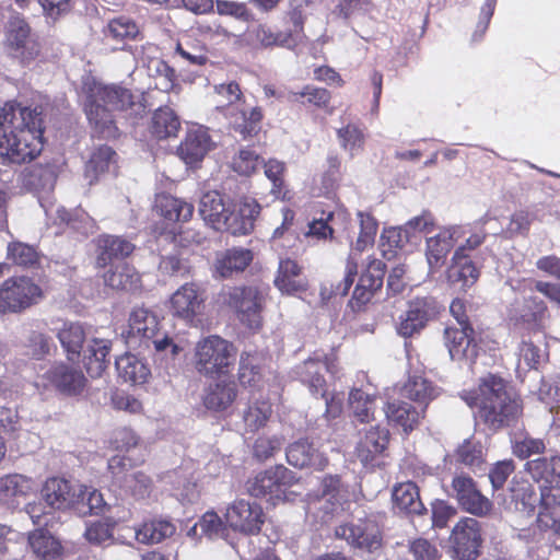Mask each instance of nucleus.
<instances>
[{"instance_id":"1","label":"nucleus","mask_w":560,"mask_h":560,"mask_svg":"<svg viewBox=\"0 0 560 560\" xmlns=\"http://www.w3.org/2000/svg\"><path fill=\"white\" fill-rule=\"evenodd\" d=\"M43 131L42 109L5 103L0 110V155L12 163L31 162L43 150Z\"/></svg>"},{"instance_id":"2","label":"nucleus","mask_w":560,"mask_h":560,"mask_svg":"<svg viewBox=\"0 0 560 560\" xmlns=\"http://www.w3.org/2000/svg\"><path fill=\"white\" fill-rule=\"evenodd\" d=\"M462 398L478 408V418L491 430L510 425L522 413L520 399L508 390L503 378L488 374L476 390L464 392Z\"/></svg>"},{"instance_id":"3","label":"nucleus","mask_w":560,"mask_h":560,"mask_svg":"<svg viewBox=\"0 0 560 560\" xmlns=\"http://www.w3.org/2000/svg\"><path fill=\"white\" fill-rule=\"evenodd\" d=\"M135 105L131 92L120 85H95L85 103V113L89 121L97 132L110 138L116 136V127L112 112L126 110Z\"/></svg>"},{"instance_id":"4","label":"nucleus","mask_w":560,"mask_h":560,"mask_svg":"<svg viewBox=\"0 0 560 560\" xmlns=\"http://www.w3.org/2000/svg\"><path fill=\"white\" fill-rule=\"evenodd\" d=\"M158 316L144 307H135L128 319L127 329L122 332L130 347L143 346L153 349L158 355L165 360H174L179 347L166 334L161 332Z\"/></svg>"},{"instance_id":"5","label":"nucleus","mask_w":560,"mask_h":560,"mask_svg":"<svg viewBox=\"0 0 560 560\" xmlns=\"http://www.w3.org/2000/svg\"><path fill=\"white\" fill-rule=\"evenodd\" d=\"M215 94L219 97L218 107L223 109L230 124L244 138L259 131L262 119L261 109L246 103L237 83L219 84L215 86Z\"/></svg>"},{"instance_id":"6","label":"nucleus","mask_w":560,"mask_h":560,"mask_svg":"<svg viewBox=\"0 0 560 560\" xmlns=\"http://www.w3.org/2000/svg\"><path fill=\"white\" fill-rule=\"evenodd\" d=\"M236 354L237 349L232 342L219 336H209L196 345L195 368L206 377H220L230 373Z\"/></svg>"},{"instance_id":"7","label":"nucleus","mask_w":560,"mask_h":560,"mask_svg":"<svg viewBox=\"0 0 560 560\" xmlns=\"http://www.w3.org/2000/svg\"><path fill=\"white\" fill-rule=\"evenodd\" d=\"M295 476L282 465L270 467L248 480L250 495L278 504L290 499L289 488L295 482Z\"/></svg>"},{"instance_id":"8","label":"nucleus","mask_w":560,"mask_h":560,"mask_svg":"<svg viewBox=\"0 0 560 560\" xmlns=\"http://www.w3.org/2000/svg\"><path fill=\"white\" fill-rule=\"evenodd\" d=\"M44 298L42 288L30 277L19 276L0 285V313L16 314L38 304Z\"/></svg>"},{"instance_id":"9","label":"nucleus","mask_w":560,"mask_h":560,"mask_svg":"<svg viewBox=\"0 0 560 560\" xmlns=\"http://www.w3.org/2000/svg\"><path fill=\"white\" fill-rule=\"evenodd\" d=\"M223 301L237 314L238 319L250 329L261 326V296L253 287L229 288L222 293Z\"/></svg>"},{"instance_id":"10","label":"nucleus","mask_w":560,"mask_h":560,"mask_svg":"<svg viewBox=\"0 0 560 560\" xmlns=\"http://www.w3.org/2000/svg\"><path fill=\"white\" fill-rule=\"evenodd\" d=\"M224 518L231 529L245 535H256L265 523V513L260 504L240 499L228 505Z\"/></svg>"},{"instance_id":"11","label":"nucleus","mask_w":560,"mask_h":560,"mask_svg":"<svg viewBox=\"0 0 560 560\" xmlns=\"http://www.w3.org/2000/svg\"><path fill=\"white\" fill-rule=\"evenodd\" d=\"M4 45L8 51L22 62L34 60L39 54V45L31 32L27 22L12 16L5 26Z\"/></svg>"},{"instance_id":"12","label":"nucleus","mask_w":560,"mask_h":560,"mask_svg":"<svg viewBox=\"0 0 560 560\" xmlns=\"http://www.w3.org/2000/svg\"><path fill=\"white\" fill-rule=\"evenodd\" d=\"M450 495L456 499L464 511L476 516H485L492 509L491 501L480 492L474 479L464 472L453 477Z\"/></svg>"},{"instance_id":"13","label":"nucleus","mask_w":560,"mask_h":560,"mask_svg":"<svg viewBox=\"0 0 560 560\" xmlns=\"http://www.w3.org/2000/svg\"><path fill=\"white\" fill-rule=\"evenodd\" d=\"M86 378L83 373L66 363H56L38 376L36 385L55 388L61 394L75 396L83 392Z\"/></svg>"},{"instance_id":"14","label":"nucleus","mask_w":560,"mask_h":560,"mask_svg":"<svg viewBox=\"0 0 560 560\" xmlns=\"http://www.w3.org/2000/svg\"><path fill=\"white\" fill-rule=\"evenodd\" d=\"M86 487L73 485L67 479L52 477L45 481L42 497L46 504L54 510L75 508L80 510V502L85 494Z\"/></svg>"},{"instance_id":"15","label":"nucleus","mask_w":560,"mask_h":560,"mask_svg":"<svg viewBox=\"0 0 560 560\" xmlns=\"http://www.w3.org/2000/svg\"><path fill=\"white\" fill-rule=\"evenodd\" d=\"M450 542L456 560H475L481 545L479 522L472 517L462 518L453 528Z\"/></svg>"},{"instance_id":"16","label":"nucleus","mask_w":560,"mask_h":560,"mask_svg":"<svg viewBox=\"0 0 560 560\" xmlns=\"http://www.w3.org/2000/svg\"><path fill=\"white\" fill-rule=\"evenodd\" d=\"M465 234L460 225L442 228L436 234L425 238L424 255L431 273L441 269L455 244Z\"/></svg>"},{"instance_id":"17","label":"nucleus","mask_w":560,"mask_h":560,"mask_svg":"<svg viewBox=\"0 0 560 560\" xmlns=\"http://www.w3.org/2000/svg\"><path fill=\"white\" fill-rule=\"evenodd\" d=\"M335 536L368 552H375L382 547L378 525L370 518L342 524L335 529Z\"/></svg>"},{"instance_id":"18","label":"nucleus","mask_w":560,"mask_h":560,"mask_svg":"<svg viewBox=\"0 0 560 560\" xmlns=\"http://www.w3.org/2000/svg\"><path fill=\"white\" fill-rule=\"evenodd\" d=\"M126 466V458L119 455L113 456L108 460V469L115 482L136 499H143L149 495L152 489L150 477L142 471L129 470Z\"/></svg>"},{"instance_id":"19","label":"nucleus","mask_w":560,"mask_h":560,"mask_svg":"<svg viewBox=\"0 0 560 560\" xmlns=\"http://www.w3.org/2000/svg\"><path fill=\"white\" fill-rule=\"evenodd\" d=\"M358 219L360 223V233L355 243L351 246L346 265V284L341 289V293L349 291L354 277L357 276V254L362 253L365 248L373 245L377 232V222L370 213L359 211Z\"/></svg>"},{"instance_id":"20","label":"nucleus","mask_w":560,"mask_h":560,"mask_svg":"<svg viewBox=\"0 0 560 560\" xmlns=\"http://www.w3.org/2000/svg\"><path fill=\"white\" fill-rule=\"evenodd\" d=\"M205 294L196 283H185L171 296V312L186 322H192L205 307Z\"/></svg>"},{"instance_id":"21","label":"nucleus","mask_w":560,"mask_h":560,"mask_svg":"<svg viewBox=\"0 0 560 560\" xmlns=\"http://www.w3.org/2000/svg\"><path fill=\"white\" fill-rule=\"evenodd\" d=\"M384 273L385 264L382 260L372 259L369 262L366 271L360 276L349 302L352 311H360L371 301L374 292L383 285Z\"/></svg>"},{"instance_id":"22","label":"nucleus","mask_w":560,"mask_h":560,"mask_svg":"<svg viewBox=\"0 0 560 560\" xmlns=\"http://www.w3.org/2000/svg\"><path fill=\"white\" fill-rule=\"evenodd\" d=\"M436 314L435 301L432 298H416L409 302L405 316L398 325V334L411 337L420 331Z\"/></svg>"},{"instance_id":"23","label":"nucleus","mask_w":560,"mask_h":560,"mask_svg":"<svg viewBox=\"0 0 560 560\" xmlns=\"http://www.w3.org/2000/svg\"><path fill=\"white\" fill-rule=\"evenodd\" d=\"M472 334L471 326H452L445 329L444 341L452 360L474 362L478 350Z\"/></svg>"},{"instance_id":"24","label":"nucleus","mask_w":560,"mask_h":560,"mask_svg":"<svg viewBox=\"0 0 560 560\" xmlns=\"http://www.w3.org/2000/svg\"><path fill=\"white\" fill-rule=\"evenodd\" d=\"M260 212L259 203L252 198H243L237 208L225 215V224L221 231H226L233 235H246L254 229L256 218Z\"/></svg>"},{"instance_id":"25","label":"nucleus","mask_w":560,"mask_h":560,"mask_svg":"<svg viewBox=\"0 0 560 560\" xmlns=\"http://www.w3.org/2000/svg\"><path fill=\"white\" fill-rule=\"evenodd\" d=\"M212 141L208 130L201 126L188 130L185 140L177 149L179 158L187 164L200 162L211 150Z\"/></svg>"},{"instance_id":"26","label":"nucleus","mask_w":560,"mask_h":560,"mask_svg":"<svg viewBox=\"0 0 560 560\" xmlns=\"http://www.w3.org/2000/svg\"><path fill=\"white\" fill-rule=\"evenodd\" d=\"M460 253L462 250L454 252L451 265L446 270V277L452 285L466 291L477 282L480 272L471 257L463 256Z\"/></svg>"},{"instance_id":"27","label":"nucleus","mask_w":560,"mask_h":560,"mask_svg":"<svg viewBox=\"0 0 560 560\" xmlns=\"http://www.w3.org/2000/svg\"><path fill=\"white\" fill-rule=\"evenodd\" d=\"M388 431L378 427H371L360 439L355 447V456L364 467L373 465L377 455L387 446Z\"/></svg>"},{"instance_id":"28","label":"nucleus","mask_w":560,"mask_h":560,"mask_svg":"<svg viewBox=\"0 0 560 560\" xmlns=\"http://www.w3.org/2000/svg\"><path fill=\"white\" fill-rule=\"evenodd\" d=\"M27 542L33 555L39 560H60L65 555L59 538L43 528L30 532Z\"/></svg>"},{"instance_id":"29","label":"nucleus","mask_w":560,"mask_h":560,"mask_svg":"<svg viewBox=\"0 0 560 560\" xmlns=\"http://www.w3.org/2000/svg\"><path fill=\"white\" fill-rule=\"evenodd\" d=\"M322 494L317 495V502L320 503L319 509L325 515L335 514L343 510V504L348 499V491L342 489L343 486L338 476H327L322 480Z\"/></svg>"},{"instance_id":"30","label":"nucleus","mask_w":560,"mask_h":560,"mask_svg":"<svg viewBox=\"0 0 560 560\" xmlns=\"http://www.w3.org/2000/svg\"><path fill=\"white\" fill-rule=\"evenodd\" d=\"M229 206L218 191H208L202 195L199 203V213L203 221L217 231L225 224Z\"/></svg>"},{"instance_id":"31","label":"nucleus","mask_w":560,"mask_h":560,"mask_svg":"<svg viewBox=\"0 0 560 560\" xmlns=\"http://www.w3.org/2000/svg\"><path fill=\"white\" fill-rule=\"evenodd\" d=\"M253 260V253L246 248H232L217 255L214 271L220 278L242 272Z\"/></svg>"},{"instance_id":"32","label":"nucleus","mask_w":560,"mask_h":560,"mask_svg":"<svg viewBox=\"0 0 560 560\" xmlns=\"http://www.w3.org/2000/svg\"><path fill=\"white\" fill-rule=\"evenodd\" d=\"M135 249L129 241L114 235H103L97 240L96 266L105 267L114 259L127 257Z\"/></svg>"},{"instance_id":"33","label":"nucleus","mask_w":560,"mask_h":560,"mask_svg":"<svg viewBox=\"0 0 560 560\" xmlns=\"http://www.w3.org/2000/svg\"><path fill=\"white\" fill-rule=\"evenodd\" d=\"M112 348L110 340L94 338L89 341L83 353V364L91 377H100L106 370Z\"/></svg>"},{"instance_id":"34","label":"nucleus","mask_w":560,"mask_h":560,"mask_svg":"<svg viewBox=\"0 0 560 560\" xmlns=\"http://www.w3.org/2000/svg\"><path fill=\"white\" fill-rule=\"evenodd\" d=\"M103 279L106 287L116 291H136L141 285L139 272L126 262L109 268Z\"/></svg>"},{"instance_id":"35","label":"nucleus","mask_w":560,"mask_h":560,"mask_svg":"<svg viewBox=\"0 0 560 560\" xmlns=\"http://www.w3.org/2000/svg\"><path fill=\"white\" fill-rule=\"evenodd\" d=\"M264 358L259 352L244 351L240 357L237 380L243 387L258 388L262 381Z\"/></svg>"},{"instance_id":"36","label":"nucleus","mask_w":560,"mask_h":560,"mask_svg":"<svg viewBox=\"0 0 560 560\" xmlns=\"http://www.w3.org/2000/svg\"><path fill=\"white\" fill-rule=\"evenodd\" d=\"M115 364L119 377L133 385L144 384L151 375L147 363L129 352L117 358Z\"/></svg>"},{"instance_id":"37","label":"nucleus","mask_w":560,"mask_h":560,"mask_svg":"<svg viewBox=\"0 0 560 560\" xmlns=\"http://www.w3.org/2000/svg\"><path fill=\"white\" fill-rule=\"evenodd\" d=\"M394 508L408 514H422L425 508L420 499L416 483L408 481L397 485L393 489Z\"/></svg>"},{"instance_id":"38","label":"nucleus","mask_w":560,"mask_h":560,"mask_svg":"<svg viewBox=\"0 0 560 560\" xmlns=\"http://www.w3.org/2000/svg\"><path fill=\"white\" fill-rule=\"evenodd\" d=\"M158 212L167 221L186 222L194 213V206L171 195H159L155 199Z\"/></svg>"},{"instance_id":"39","label":"nucleus","mask_w":560,"mask_h":560,"mask_svg":"<svg viewBox=\"0 0 560 560\" xmlns=\"http://www.w3.org/2000/svg\"><path fill=\"white\" fill-rule=\"evenodd\" d=\"M236 398V387L233 382H218L210 385L203 396L207 409L221 411L228 409Z\"/></svg>"},{"instance_id":"40","label":"nucleus","mask_w":560,"mask_h":560,"mask_svg":"<svg viewBox=\"0 0 560 560\" xmlns=\"http://www.w3.org/2000/svg\"><path fill=\"white\" fill-rule=\"evenodd\" d=\"M525 470L539 486L553 482L557 478L560 479V455L551 459L540 457L529 460L525 465Z\"/></svg>"},{"instance_id":"41","label":"nucleus","mask_w":560,"mask_h":560,"mask_svg":"<svg viewBox=\"0 0 560 560\" xmlns=\"http://www.w3.org/2000/svg\"><path fill=\"white\" fill-rule=\"evenodd\" d=\"M36 482L33 478L11 474L0 478V494L5 499L24 498L36 491Z\"/></svg>"},{"instance_id":"42","label":"nucleus","mask_w":560,"mask_h":560,"mask_svg":"<svg viewBox=\"0 0 560 560\" xmlns=\"http://www.w3.org/2000/svg\"><path fill=\"white\" fill-rule=\"evenodd\" d=\"M385 415L389 422L408 432L418 423L421 412L408 402L392 401L387 404Z\"/></svg>"},{"instance_id":"43","label":"nucleus","mask_w":560,"mask_h":560,"mask_svg":"<svg viewBox=\"0 0 560 560\" xmlns=\"http://www.w3.org/2000/svg\"><path fill=\"white\" fill-rule=\"evenodd\" d=\"M301 268L292 259H280L278 275L275 279L276 287L285 293H293L303 288L300 278Z\"/></svg>"},{"instance_id":"44","label":"nucleus","mask_w":560,"mask_h":560,"mask_svg":"<svg viewBox=\"0 0 560 560\" xmlns=\"http://www.w3.org/2000/svg\"><path fill=\"white\" fill-rule=\"evenodd\" d=\"M57 337L70 360L78 358L85 340V332L79 323H65Z\"/></svg>"},{"instance_id":"45","label":"nucleus","mask_w":560,"mask_h":560,"mask_svg":"<svg viewBox=\"0 0 560 560\" xmlns=\"http://www.w3.org/2000/svg\"><path fill=\"white\" fill-rule=\"evenodd\" d=\"M180 128L179 118L170 107L156 109L152 117L151 131L159 139L175 137Z\"/></svg>"},{"instance_id":"46","label":"nucleus","mask_w":560,"mask_h":560,"mask_svg":"<svg viewBox=\"0 0 560 560\" xmlns=\"http://www.w3.org/2000/svg\"><path fill=\"white\" fill-rule=\"evenodd\" d=\"M135 538L141 544H158L175 532V526L167 521H151L133 529Z\"/></svg>"},{"instance_id":"47","label":"nucleus","mask_w":560,"mask_h":560,"mask_svg":"<svg viewBox=\"0 0 560 560\" xmlns=\"http://www.w3.org/2000/svg\"><path fill=\"white\" fill-rule=\"evenodd\" d=\"M116 153L112 148L104 145L96 149L85 166V178L93 184L98 175L109 172L110 166L115 163Z\"/></svg>"},{"instance_id":"48","label":"nucleus","mask_w":560,"mask_h":560,"mask_svg":"<svg viewBox=\"0 0 560 560\" xmlns=\"http://www.w3.org/2000/svg\"><path fill=\"white\" fill-rule=\"evenodd\" d=\"M175 55L188 65L202 66L208 61L206 46L189 36H183L177 42Z\"/></svg>"},{"instance_id":"49","label":"nucleus","mask_w":560,"mask_h":560,"mask_svg":"<svg viewBox=\"0 0 560 560\" xmlns=\"http://www.w3.org/2000/svg\"><path fill=\"white\" fill-rule=\"evenodd\" d=\"M139 34L140 30L137 23L122 15L112 19L105 28V36L117 42L136 39Z\"/></svg>"},{"instance_id":"50","label":"nucleus","mask_w":560,"mask_h":560,"mask_svg":"<svg viewBox=\"0 0 560 560\" xmlns=\"http://www.w3.org/2000/svg\"><path fill=\"white\" fill-rule=\"evenodd\" d=\"M547 314L546 304L537 298H528L524 301L523 308L515 315L516 322L526 324L530 329L542 327Z\"/></svg>"},{"instance_id":"51","label":"nucleus","mask_w":560,"mask_h":560,"mask_svg":"<svg viewBox=\"0 0 560 560\" xmlns=\"http://www.w3.org/2000/svg\"><path fill=\"white\" fill-rule=\"evenodd\" d=\"M402 395L420 404H425L438 396V389L427 378L412 376L404 385Z\"/></svg>"},{"instance_id":"52","label":"nucleus","mask_w":560,"mask_h":560,"mask_svg":"<svg viewBox=\"0 0 560 560\" xmlns=\"http://www.w3.org/2000/svg\"><path fill=\"white\" fill-rule=\"evenodd\" d=\"M337 138L340 147L350 156H355L363 151L365 137L357 125L347 124L345 127L337 129Z\"/></svg>"},{"instance_id":"53","label":"nucleus","mask_w":560,"mask_h":560,"mask_svg":"<svg viewBox=\"0 0 560 560\" xmlns=\"http://www.w3.org/2000/svg\"><path fill=\"white\" fill-rule=\"evenodd\" d=\"M374 397L361 389H353L349 395L350 408L353 416L360 422H369L373 419Z\"/></svg>"},{"instance_id":"54","label":"nucleus","mask_w":560,"mask_h":560,"mask_svg":"<svg viewBox=\"0 0 560 560\" xmlns=\"http://www.w3.org/2000/svg\"><path fill=\"white\" fill-rule=\"evenodd\" d=\"M228 527L226 522L223 523L215 512L209 511L206 512L200 521L189 530V535H197L199 529L202 535L213 539L224 537Z\"/></svg>"},{"instance_id":"55","label":"nucleus","mask_w":560,"mask_h":560,"mask_svg":"<svg viewBox=\"0 0 560 560\" xmlns=\"http://www.w3.org/2000/svg\"><path fill=\"white\" fill-rule=\"evenodd\" d=\"M546 351L533 341L523 340L518 350L517 371L526 372L536 369L545 360Z\"/></svg>"},{"instance_id":"56","label":"nucleus","mask_w":560,"mask_h":560,"mask_svg":"<svg viewBox=\"0 0 560 560\" xmlns=\"http://www.w3.org/2000/svg\"><path fill=\"white\" fill-rule=\"evenodd\" d=\"M317 241H337L335 237L336 225L341 217V213H337L334 209H317Z\"/></svg>"},{"instance_id":"57","label":"nucleus","mask_w":560,"mask_h":560,"mask_svg":"<svg viewBox=\"0 0 560 560\" xmlns=\"http://www.w3.org/2000/svg\"><path fill=\"white\" fill-rule=\"evenodd\" d=\"M271 415V405L268 401H257L250 405L244 413V421L250 431L264 427Z\"/></svg>"},{"instance_id":"58","label":"nucleus","mask_w":560,"mask_h":560,"mask_svg":"<svg viewBox=\"0 0 560 560\" xmlns=\"http://www.w3.org/2000/svg\"><path fill=\"white\" fill-rule=\"evenodd\" d=\"M8 258L16 265L27 267L37 262L38 254L28 244L12 242L8 245Z\"/></svg>"},{"instance_id":"59","label":"nucleus","mask_w":560,"mask_h":560,"mask_svg":"<svg viewBox=\"0 0 560 560\" xmlns=\"http://www.w3.org/2000/svg\"><path fill=\"white\" fill-rule=\"evenodd\" d=\"M287 459L290 465L304 468L313 460V447L305 441H299L290 445L287 451Z\"/></svg>"},{"instance_id":"60","label":"nucleus","mask_w":560,"mask_h":560,"mask_svg":"<svg viewBox=\"0 0 560 560\" xmlns=\"http://www.w3.org/2000/svg\"><path fill=\"white\" fill-rule=\"evenodd\" d=\"M457 456L464 465L478 468L483 463V447L479 442L465 441L458 447Z\"/></svg>"},{"instance_id":"61","label":"nucleus","mask_w":560,"mask_h":560,"mask_svg":"<svg viewBox=\"0 0 560 560\" xmlns=\"http://www.w3.org/2000/svg\"><path fill=\"white\" fill-rule=\"evenodd\" d=\"M435 228V219L429 211H423L404 224V233L406 237L415 236L418 233L429 234Z\"/></svg>"},{"instance_id":"62","label":"nucleus","mask_w":560,"mask_h":560,"mask_svg":"<svg viewBox=\"0 0 560 560\" xmlns=\"http://www.w3.org/2000/svg\"><path fill=\"white\" fill-rule=\"evenodd\" d=\"M260 165L259 155L249 149H243L233 159L232 167L241 175L248 176Z\"/></svg>"},{"instance_id":"63","label":"nucleus","mask_w":560,"mask_h":560,"mask_svg":"<svg viewBox=\"0 0 560 560\" xmlns=\"http://www.w3.org/2000/svg\"><path fill=\"white\" fill-rule=\"evenodd\" d=\"M538 399L547 406L560 402V378H542L537 392Z\"/></svg>"},{"instance_id":"64","label":"nucleus","mask_w":560,"mask_h":560,"mask_svg":"<svg viewBox=\"0 0 560 560\" xmlns=\"http://www.w3.org/2000/svg\"><path fill=\"white\" fill-rule=\"evenodd\" d=\"M545 451V443L540 439L524 436L513 444V453L520 458H527L532 455L541 454Z\"/></svg>"}]
</instances>
